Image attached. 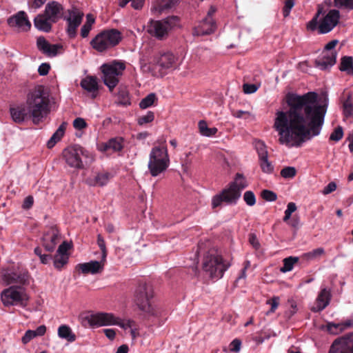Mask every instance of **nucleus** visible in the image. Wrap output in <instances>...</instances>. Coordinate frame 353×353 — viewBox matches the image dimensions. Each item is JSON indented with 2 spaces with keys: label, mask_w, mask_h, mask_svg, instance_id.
Instances as JSON below:
<instances>
[{
  "label": "nucleus",
  "mask_w": 353,
  "mask_h": 353,
  "mask_svg": "<svg viewBox=\"0 0 353 353\" xmlns=\"http://www.w3.org/2000/svg\"><path fill=\"white\" fill-rule=\"evenodd\" d=\"M318 94L309 92L303 95L288 93L285 97L289 110L278 111L274 128L281 144L299 147L312 136L320 134L327 111L326 105L317 104Z\"/></svg>",
  "instance_id": "1"
},
{
  "label": "nucleus",
  "mask_w": 353,
  "mask_h": 353,
  "mask_svg": "<svg viewBox=\"0 0 353 353\" xmlns=\"http://www.w3.org/2000/svg\"><path fill=\"white\" fill-rule=\"evenodd\" d=\"M27 105L21 104L10 108L12 120L22 123L28 117L34 123H39L50 112V100L43 86L39 85L31 91L27 97Z\"/></svg>",
  "instance_id": "2"
},
{
  "label": "nucleus",
  "mask_w": 353,
  "mask_h": 353,
  "mask_svg": "<svg viewBox=\"0 0 353 353\" xmlns=\"http://www.w3.org/2000/svg\"><path fill=\"white\" fill-rule=\"evenodd\" d=\"M248 186L245 178L241 173H236L234 179L230 183L228 187L222 190V192L212 198V208L220 206L222 202L229 204H236L241 197V191Z\"/></svg>",
  "instance_id": "3"
},
{
  "label": "nucleus",
  "mask_w": 353,
  "mask_h": 353,
  "mask_svg": "<svg viewBox=\"0 0 353 353\" xmlns=\"http://www.w3.org/2000/svg\"><path fill=\"white\" fill-rule=\"evenodd\" d=\"M154 297L152 286L145 282H140L134 293V301L139 309L150 316H160L162 311L152 304Z\"/></svg>",
  "instance_id": "4"
},
{
  "label": "nucleus",
  "mask_w": 353,
  "mask_h": 353,
  "mask_svg": "<svg viewBox=\"0 0 353 353\" xmlns=\"http://www.w3.org/2000/svg\"><path fill=\"white\" fill-rule=\"evenodd\" d=\"M230 265L216 251L210 250L203 257L202 268L210 278L219 279Z\"/></svg>",
  "instance_id": "5"
},
{
  "label": "nucleus",
  "mask_w": 353,
  "mask_h": 353,
  "mask_svg": "<svg viewBox=\"0 0 353 353\" xmlns=\"http://www.w3.org/2000/svg\"><path fill=\"white\" fill-rule=\"evenodd\" d=\"M63 157L68 166L77 170L85 169L92 160L90 152L77 144L65 148Z\"/></svg>",
  "instance_id": "6"
},
{
  "label": "nucleus",
  "mask_w": 353,
  "mask_h": 353,
  "mask_svg": "<svg viewBox=\"0 0 353 353\" xmlns=\"http://www.w3.org/2000/svg\"><path fill=\"white\" fill-rule=\"evenodd\" d=\"M170 165V158L165 145L154 146L152 148L148 164L152 176H157L165 172Z\"/></svg>",
  "instance_id": "7"
},
{
  "label": "nucleus",
  "mask_w": 353,
  "mask_h": 353,
  "mask_svg": "<svg viewBox=\"0 0 353 353\" xmlns=\"http://www.w3.org/2000/svg\"><path fill=\"white\" fill-rule=\"evenodd\" d=\"M125 69V63L119 60H114L110 63H103L101 66V78L110 92H112L119 83V77L123 74Z\"/></svg>",
  "instance_id": "8"
},
{
  "label": "nucleus",
  "mask_w": 353,
  "mask_h": 353,
  "mask_svg": "<svg viewBox=\"0 0 353 353\" xmlns=\"http://www.w3.org/2000/svg\"><path fill=\"white\" fill-rule=\"evenodd\" d=\"M122 39V34L117 29L105 30L99 33L90 41L91 46L99 52L117 46Z\"/></svg>",
  "instance_id": "9"
},
{
  "label": "nucleus",
  "mask_w": 353,
  "mask_h": 353,
  "mask_svg": "<svg viewBox=\"0 0 353 353\" xmlns=\"http://www.w3.org/2000/svg\"><path fill=\"white\" fill-rule=\"evenodd\" d=\"M179 23V18L176 16H170L161 21L151 20L148 26V32L159 39H163L168 32Z\"/></svg>",
  "instance_id": "10"
},
{
  "label": "nucleus",
  "mask_w": 353,
  "mask_h": 353,
  "mask_svg": "<svg viewBox=\"0 0 353 353\" xmlns=\"http://www.w3.org/2000/svg\"><path fill=\"white\" fill-rule=\"evenodd\" d=\"M1 301L4 305H14L19 304L26 306L29 300V296L23 289L18 286H11L5 289L1 294Z\"/></svg>",
  "instance_id": "11"
},
{
  "label": "nucleus",
  "mask_w": 353,
  "mask_h": 353,
  "mask_svg": "<svg viewBox=\"0 0 353 353\" xmlns=\"http://www.w3.org/2000/svg\"><path fill=\"white\" fill-rule=\"evenodd\" d=\"M216 12V8L211 6L208 11L206 17L194 28L192 34L194 36H204L213 33L216 28V23L213 17Z\"/></svg>",
  "instance_id": "12"
},
{
  "label": "nucleus",
  "mask_w": 353,
  "mask_h": 353,
  "mask_svg": "<svg viewBox=\"0 0 353 353\" xmlns=\"http://www.w3.org/2000/svg\"><path fill=\"white\" fill-rule=\"evenodd\" d=\"M68 12L69 16L63 17V19L68 23L66 32L70 39H74L77 36V29L81 23L84 14L82 11L75 6L68 10Z\"/></svg>",
  "instance_id": "13"
},
{
  "label": "nucleus",
  "mask_w": 353,
  "mask_h": 353,
  "mask_svg": "<svg viewBox=\"0 0 353 353\" xmlns=\"http://www.w3.org/2000/svg\"><path fill=\"white\" fill-rule=\"evenodd\" d=\"M86 319L91 326L100 327L109 325H119L121 327H125V325L121 323L119 319L110 313L98 312L92 314L88 316Z\"/></svg>",
  "instance_id": "14"
},
{
  "label": "nucleus",
  "mask_w": 353,
  "mask_h": 353,
  "mask_svg": "<svg viewBox=\"0 0 353 353\" xmlns=\"http://www.w3.org/2000/svg\"><path fill=\"white\" fill-rule=\"evenodd\" d=\"M328 353H353V332L336 339Z\"/></svg>",
  "instance_id": "15"
},
{
  "label": "nucleus",
  "mask_w": 353,
  "mask_h": 353,
  "mask_svg": "<svg viewBox=\"0 0 353 353\" xmlns=\"http://www.w3.org/2000/svg\"><path fill=\"white\" fill-rule=\"evenodd\" d=\"M2 279L6 285H26L28 283L29 274L26 270L23 269H18L14 271H6L2 274Z\"/></svg>",
  "instance_id": "16"
},
{
  "label": "nucleus",
  "mask_w": 353,
  "mask_h": 353,
  "mask_svg": "<svg viewBox=\"0 0 353 353\" xmlns=\"http://www.w3.org/2000/svg\"><path fill=\"white\" fill-rule=\"evenodd\" d=\"M340 13L337 10H330L323 18L319 26V33L325 34L330 32L339 23Z\"/></svg>",
  "instance_id": "17"
},
{
  "label": "nucleus",
  "mask_w": 353,
  "mask_h": 353,
  "mask_svg": "<svg viewBox=\"0 0 353 353\" xmlns=\"http://www.w3.org/2000/svg\"><path fill=\"white\" fill-rule=\"evenodd\" d=\"M60 240V233L56 226L50 227L42 239L43 245L46 252H52Z\"/></svg>",
  "instance_id": "18"
},
{
  "label": "nucleus",
  "mask_w": 353,
  "mask_h": 353,
  "mask_svg": "<svg viewBox=\"0 0 353 353\" xmlns=\"http://www.w3.org/2000/svg\"><path fill=\"white\" fill-rule=\"evenodd\" d=\"M44 13L48 17V19L54 23L65 17L64 7L55 1H50L46 4Z\"/></svg>",
  "instance_id": "19"
},
{
  "label": "nucleus",
  "mask_w": 353,
  "mask_h": 353,
  "mask_svg": "<svg viewBox=\"0 0 353 353\" xmlns=\"http://www.w3.org/2000/svg\"><path fill=\"white\" fill-rule=\"evenodd\" d=\"M7 23L10 27H17L23 31H28L31 28V23L24 11H19L10 17L7 20Z\"/></svg>",
  "instance_id": "20"
},
{
  "label": "nucleus",
  "mask_w": 353,
  "mask_h": 353,
  "mask_svg": "<svg viewBox=\"0 0 353 353\" xmlns=\"http://www.w3.org/2000/svg\"><path fill=\"white\" fill-rule=\"evenodd\" d=\"M37 46L39 51L48 57H54L58 53V49L62 46L57 44H50L44 37H39L37 39Z\"/></svg>",
  "instance_id": "21"
},
{
  "label": "nucleus",
  "mask_w": 353,
  "mask_h": 353,
  "mask_svg": "<svg viewBox=\"0 0 353 353\" xmlns=\"http://www.w3.org/2000/svg\"><path fill=\"white\" fill-rule=\"evenodd\" d=\"M104 262L105 261H102V259L101 261H92L89 263H79L77 265L76 268L84 274L89 273L97 274L103 270Z\"/></svg>",
  "instance_id": "22"
},
{
  "label": "nucleus",
  "mask_w": 353,
  "mask_h": 353,
  "mask_svg": "<svg viewBox=\"0 0 353 353\" xmlns=\"http://www.w3.org/2000/svg\"><path fill=\"white\" fill-rule=\"evenodd\" d=\"M336 52L332 51L330 52H326L322 57L315 60L314 65L316 68L322 70H325L336 63Z\"/></svg>",
  "instance_id": "23"
},
{
  "label": "nucleus",
  "mask_w": 353,
  "mask_h": 353,
  "mask_svg": "<svg viewBox=\"0 0 353 353\" xmlns=\"http://www.w3.org/2000/svg\"><path fill=\"white\" fill-rule=\"evenodd\" d=\"M331 293L330 290L326 288L321 289L316 300V306L312 308V311L314 312L322 311L329 305Z\"/></svg>",
  "instance_id": "24"
},
{
  "label": "nucleus",
  "mask_w": 353,
  "mask_h": 353,
  "mask_svg": "<svg viewBox=\"0 0 353 353\" xmlns=\"http://www.w3.org/2000/svg\"><path fill=\"white\" fill-rule=\"evenodd\" d=\"M176 57L170 52L160 53L156 58V63L163 69H168L175 66Z\"/></svg>",
  "instance_id": "25"
},
{
  "label": "nucleus",
  "mask_w": 353,
  "mask_h": 353,
  "mask_svg": "<svg viewBox=\"0 0 353 353\" xmlns=\"http://www.w3.org/2000/svg\"><path fill=\"white\" fill-rule=\"evenodd\" d=\"M352 327H353L352 319H347L339 323L329 322L326 325L327 331L332 334H339Z\"/></svg>",
  "instance_id": "26"
},
{
  "label": "nucleus",
  "mask_w": 353,
  "mask_h": 353,
  "mask_svg": "<svg viewBox=\"0 0 353 353\" xmlns=\"http://www.w3.org/2000/svg\"><path fill=\"white\" fill-rule=\"evenodd\" d=\"M80 85L87 92L92 93V98L97 97L99 85L95 77L87 76L81 81Z\"/></svg>",
  "instance_id": "27"
},
{
  "label": "nucleus",
  "mask_w": 353,
  "mask_h": 353,
  "mask_svg": "<svg viewBox=\"0 0 353 353\" xmlns=\"http://www.w3.org/2000/svg\"><path fill=\"white\" fill-rule=\"evenodd\" d=\"M52 21L48 19V17L45 14H38L34 19V25L39 30L50 32L52 30Z\"/></svg>",
  "instance_id": "28"
},
{
  "label": "nucleus",
  "mask_w": 353,
  "mask_h": 353,
  "mask_svg": "<svg viewBox=\"0 0 353 353\" xmlns=\"http://www.w3.org/2000/svg\"><path fill=\"white\" fill-rule=\"evenodd\" d=\"M46 332V327L43 325L39 326L35 330H28L25 332L21 341L23 344H26L35 337L44 335Z\"/></svg>",
  "instance_id": "29"
},
{
  "label": "nucleus",
  "mask_w": 353,
  "mask_h": 353,
  "mask_svg": "<svg viewBox=\"0 0 353 353\" xmlns=\"http://www.w3.org/2000/svg\"><path fill=\"white\" fill-rule=\"evenodd\" d=\"M123 148V139L116 137L110 139L103 147L104 151L112 150L113 152H119Z\"/></svg>",
  "instance_id": "30"
},
{
  "label": "nucleus",
  "mask_w": 353,
  "mask_h": 353,
  "mask_svg": "<svg viewBox=\"0 0 353 353\" xmlns=\"http://www.w3.org/2000/svg\"><path fill=\"white\" fill-rule=\"evenodd\" d=\"M67 123L65 122L62 123L56 132L52 134L51 138L47 142V147L52 148L54 145L61 140L65 133Z\"/></svg>",
  "instance_id": "31"
},
{
  "label": "nucleus",
  "mask_w": 353,
  "mask_h": 353,
  "mask_svg": "<svg viewBox=\"0 0 353 353\" xmlns=\"http://www.w3.org/2000/svg\"><path fill=\"white\" fill-rule=\"evenodd\" d=\"M339 69L342 72H346L347 74L353 75V57L344 56L341 59Z\"/></svg>",
  "instance_id": "32"
},
{
  "label": "nucleus",
  "mask_w": 353,
  "mask_h": 353,
  "mask_svg": "<svg viewBox=\"0 0 353 353\" xmlns=\"http://www.w3.org/2000/svg\"><path fill=\"white\" fill-rule=\"evenodd\" d=\"M58 335L60 338L64 339L69 342L74 341L75 334L72 332L71 328L65 325H62L58 328Z\"/></svg>",
  "instance_id": "33"
},
{
  "label": "nucleus",
  "mask_w": 353,
  "mask_h": 353,
  "mask_svg": "<svg viewBox=\"0 0 353 353\" xmlns=\"http://www.w3.org/2000/svg\"><path fill=\"white\" fill-rule=\"evenodd\" d=\"M112 174L108 172H101L97 174L94 178L93 185H105L112 178Z\"/></svg>",
  "instance_id": "34"
},
{
  "label": "nucleus",
  "mask_w": 353,
  "mask_h": 353,
  "mask_svg": "<svg viewBox=\"0 0 353 353\" xmlns=\"http://www.w3.org/2000/svg\"><path fill=\"white\" fill-rule=\"evenodd\" d=\"M179 0H159L157 3L156 9L159 12L171 9L177 5Z\"/></svg>",
  "instance_id": "35"
},
{
  "label": "nucleus",
  "mask_w": 353,
  "mask_h": 353,
  "mask_svg": "<svg viewBox=\"0 0 353 353\" xmlns=\"http://www.w3.org/2000/svg\"><path fill=\"white\" fill-rule=\"evenodd\" d=\"M199 129L200 133L205 137H212L218 131L216 128H208L206 121L203 120L199 122Z\"/></svg>",
  "instance_id": "36"
},
{
  "label": "nucleus",
  "mask_w": 353,
  "mask_h": 353,
  "mask_svg": "<svg viewBox=\"0 0 353 353\" xmlns=\"http://www.w3.org/2000/svg\"><path fill=\"white\" fill-rule=\"evenodd\" d=\"M325 254V250L323 248H319L312 250L311 252L304 253L301 256V259L307 261L314 260L320 258Z\"/></svg>",
  "instance_id": "37"
},
{
  "label": "nucleus",
  "mask_w": 353,
  "mask_h": 353,
  "mask_svg": "<svg viewBox=\"0 0 353 353\" xmlns=\"http://www.w3.org/2000/svg\"><path fill=\"white\" fill-rule=\"evenodd\" d=\"M299 260V258L296 256H289L285 258L283 261V266L281 268V271L283 272L291 271L293 269L294 264H296Z\"/></svg>",
  "instance_id": "38"
},
{
  "label": "nucleus",
  "mask_w": 353,
  "mask_h": 353,
  "mask_svg": "<svg viewBox=\"0 0 353 353\" xmlns=\"http://www.w3.org/2000/svg\"><path fill=\"white\" fill-rule=\"evenodd\" d=\"M343 112L345 117H351L353 116V102L350 94L343 102Z\"/></svg>",
  "instance_id": "39"
},
{
  "label": "nucleus",
  "mask_w": 353,
  "mask_h": 353,
  "mask_svg": "<svg viewBox=\"0 0 353 353\" xmlns=\"http://www.w3.org/2000/svg\"><path fill=\"white\" fill-rule=\"evenodd\" d=\"M157 101V97L154 93L148 94L145 98L141 99L139 103V107L141 109H146L151 107Z\"/></svg>",
  "instance_id": "40"
},
{
  "label": "nucleus",
  "mask_w": 353,
  "mask_h": 353,
  "mask_svg": "<svg viewBox=\"0 0 353 353\" xmlns=\"http://www.w3.org/2000/svg\"><path fill=\"white\" fill-rule=\"evenodd\" d=\"M129 93L125 89H121L118 92L117 104L123 106L130 105Z\"/></svg>",
  "instance_id": "41"
},
{
  "label": "nucleus",
  "mask_w": 353,
  "mask_h": 353,
  "mask_svg": "<svg viewBox=\"0 0 353 353\" xmlns=\"http://www.w3.org/2000/svg\"><path fill=\"white\" fill-rule=\"evenodd\" d=\"M129 2H131V6L135 10H141L145 3V0H119V6L124 8Z\"/></svg>",
  "instance_id": "42"
},
{
  "label": "nucleus",
  "mask_w": 353,
  "mask_h": 353,
  "mask_svg": "<svg viewBox=\"0 0 353 353\" xmlns=\"http://www.w3.org/2000/svg\"><path fill=\"white\" fill-rule=\"evenodd\" d=\"M68 261V255H59L56 254L54 256V265L61 270Z\"/></svg>",
  "instance_id": "43"
},
{
  "label": "nucleus",
  "mask_w": 353,
  "mask_h": 353,
  "mask_svg": "<svg viewBox=\"0 0 353 353\" xmlns=\"http://www.w3.org/2000/svg\"><path fill=\"white\" fill-rule=\"evenodd\" d=\"M259 161L261 168L263 172L270 174L273 172L274 166L268 161V157L265 158H260Z\"/></svg>",
  "instance_id": "44"
},
{
  "label": "nucleus",
  "mask_w": 353,
  "mask_h": 353,
  "mask_svg": "<svg viewBox=\"0 0 353 353\" xmlns=\"http://www.w3.org/2000/svg\"><path fill=\"white\" fill-rule=\"evenodd\" d=\"M321 13V9H319L314 17L307 24V29L311 31H314L319 28V17Z\"/></svg>",
  "instance_id": "45"
},
{
  "label": "nucleus",
  "mask_w": 353,
  "mask_h": 353,
  "mask_svg": "<svg viewBox=\"0 0 353 353\" xmlns=\"http://www.w3.org/2000/svg\"><path fill=\"white\" fill-rule=\"evenodd\" d=\"M290 303V308L285 312L284 316L287 319H290L297 312V304L296 302L293 300L288 301Z\"/></svg>",
  "instance_id": "46"
},
{
  "label": "nucleus",
  "mask_w": 353,
  "mask_h": 353,
  "mask_svg": "<svg viewBox=\"0 0 353 353\" xmlns=\"http://www.w3.org/2000/svg\"><path fill=\"white\" fill-rule=\"evenodd\" d=\"M280 174L285 179H292L296 174V170L294 167L287 166L281 170Z\"/></svg>",
  "instance_id": "47"
},
{
  "label": "nucleus",
  "mask_w": 353,
  "mask_h": 353,
  "mask_svg": "<svg viewBox=\"0 0 353 353\" xmlns=\"http://www.w3.org/2000/svg\"><path fill=\"white\" fill-rule=\"evenodd\" d=\"M297 209L296 205L294 202L288 203L287 209L285 210V215L283 218V222H288L292 216V214Z\"/></svg>",
  "instance_id": "48"
},
{
  "label": "nucleus",
  "mask_w": 353,
  "mask_h": 353,
  "mask_svg": "<svg viewBox=\"0 0 353 353\" xmlns=\"http://www.w3.org/2000/svg\"><path fill=\"white\" fill-rule=\"evenodd\" d=\"M343 137V129L341 126H337L330 136V141H339Z\"/></svg>",
  "instance_id": "49"
},
{
  "label": "nucleus",
  "mask_w": 353,
  "mask_h": 353,
  "mask_svg": "<svg viewBox=\"0 0 353 353\" xmlns=\"http://www.w3.org/2000/svg\"><path fill=\"white\" fill-rule=\"evenodd\" d=\"M255 148L259 159L267 157L268 151L266 149V145H265L264 142L261 141H256L255 144Z\"/></svg>",
  "instance_id": "50"
},
{
  "label": "nucleus",
  "mask_w": 353,
  "mask_h": 353,
  "mask_svg": "<svg viewBox=\"0 0 353 353\" xmlns=\"http://www.w3.org/2000/svg\"><path fill=\"white\" fill-rule=\"evenodd\" d=\"M280 299L279 296H273L272 299H268L266 301V304L270 305V309L267 312L266 314L269 315L270 314L274 313L279 305Z\"/></svg>",
  "instance_id": "51"
},
{
  "label": "nucleus",
  "mask_w": 353,
  "mask_h": 353,
  "mask_svg": "<svg viewBox=\"0 0 353 353\" xmlns=\"http://www.w3.org/2000/svg\"><path fill=\"white\" fill-rule=\"evenodd\" d=\"M154 119V114L152 111H148L145 115L141 116L138 118L137 122L140 125L153 121Z\"/></svg>",
  "instance_id": "52"
},
{
  "label": "nucleus",
  "mask_w": 353,
  "mask_h": 353,
  "mask_svg": "<svg viewBox=\"0 0 353 353\" xmlns=\"http://www.w3.org/2000/svg\"><path fill=\"white\" fill-rule=\"evenodd\" d=\"M261 196L267 201H275L277 199L276 194L269 190H263L261 193Z\"/></svg>",
  "instance_id": "53"
},
{
  "label": "nucleus",
  "mask_w": 353,
  "mask_h": 353,
  "mask_svg": "<svg viewBox=\"0 0 353 353\" xmlns=\"http://www.w3.org/2000/svg\"><path fill=\"white\" fill-rule=\"evenodd\" d=\"M97 244H98L99 247L100 248L101 252H102V258H101L102 261H105V259H106V256L108 254V252H107V249L105 247V241L101 234H99L97 236Z\"/></svg>",
  "instance_id": "54"
},
{
  "label": "nucleus",
  "mask_w": 353,
  "mask_h": 353,
  "mask_svg": "<svg viewBox=\"0 0 353 353\" xmlns=\"http://www.w3.org/2000/svg\"><path fill=\"white\" fill-rule=\"evenodd\" d=\"M243 199L250 206H253L256 203V197L252 191H246L243 194Z\"/></svg>",
  "instance_id": "55"
},
{
  "label": "nucleus",
  "mask_w": 353,
  "mask_h": 353,
  "mask_svg": "<svg viewBox=\"0 0 353 353\" xmlns=\"http://www.w3.org/2000/svg\"><path fill=\"white\" fill-rule=\"evenodd\" d=\"M294 5V0H285V5L283 8V14L284 17H287L290 12L291 9Z\"/></svg>",
  "instance_id": "56"
},
{
  "label": "nucleus",
  "mask_w": 353,
  "mask_h": 353,
  "mask_svg": "<svg viewBox=\"0 0 353 353\" xmlns=\"http://www.w3.org/2000/svg\"><path fill=\"white\" fill-rule=\"evenodd\" d=\"M73 126L77 130H83L87 127V123L83 119L78 117L74 120Z\"/></svg>",
  "instance_id": "57"
},
{
  "label": "nucleus",
  "mask_w": 353,
  "mask_h": 353,
  "mask_svg": "<svg viewBox=\"0 0 353 353\" xmlns=\"http://www.w3.org/2000/svg\"><path fill=\"white\" fill-rule=\"evenodd\" d=\"M290 227L298 229L300 226V218L297 215H294L290 219L288 222H285Z\"/></svg>",
  "instance_id": "58"
},
{
  "label": "nucleus",
  "mask_w": 353,
  "mask_h": 353,
  "mask_svg": "<svg viewBox=\"0 0 353 353\" xmlns=\"http://www.w3.org/2000/svg\"><path fill=\"white\" fill-rule=\"evenodd\" d=\"M258 88L259 87L255 84L245 83L243 85V90L245 94L254 93L258 90Z\"/></svg>",
  "instance_id": "59"
},
{
  "label": "nucleus",
  "mask_w": 353,
  "mask_h": 353,
  "mask_svg": "<svg viewBox=\"0 0 353 353\" xmlns=\"http://www.w3.org/2000/svg\"><path fill=\"white\" fill-rule=\"evenodd\" d=\"M337 6L353 10V0H336Z\"/></svg>",
  "instance_id": "60"
},
{
  "label": "nucleus",
  "mask_w": 353,
  "mask_h": 353,
  "mask_svg": "<svg viewBox=\"0 0 353 353\" xmlns=\"http://www.w3.org/2000/svg\"><path fill=\"white\" fill-rule=\"evenodd\" d=\"M241 341L239 339H234L230 344V350L232 352H239L241 349Z\"/></svg>",
  "instance_id": "61"
},
{
  "label": "nucleus",
  "mask_w": 353,
  "mask_h": 353,
  "mask_svg": "<svg viewBox=\"0 0 353 353\" xmlns=\"http://www.w3.org/2000/svg\"><path fill=\"white\" fill-rule=\"evenodd\" d=\"M70 248L69 244L63 241L58 248L57 254L59 255H68L67 252Z\"/></svg>",
  "instance_id": "62"
},
{
  "label": "nucleus",
  "mask_w": 353,
  "mask_h": 353,
  "mask_svg": "<svg viewBox=\"0 0 353 353\" xmlns=\"http://www.w3.org/2000/svg\"><path fill=\"white\" fill-rule=\"evenodd\" d=\"M50 69V64L47 63H43L39 67L38 72L40 75L45 76L48 74Z\"/></svg>",
  "instance_id": "63"
},
{
  "label": "nucleus",
  "mask_w": 353,
  "mask_h": 353,
  "mask_svg": "<svg viewBox=\"0 0 353 353\" xmlns=\"http://www.w3.org/2000/svg\"><path fill=\"white\" fill-rule=\"evenodd\" d=\"M34 203V199L32 196H28L25 198L22 208L25 210H28L32 208Z\"/></svg>",
  "instance_id": "64"
}]
</instances>
